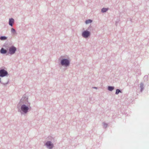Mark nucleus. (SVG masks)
Instances as JSON below:
<instances>
[{"label":"nucleus","mask_w":149,"mask_h":149,"mask_svg":"<svg viewBox=\"0 0 149 149\" xmlns=\"http://www.w3.org/2000/svg\"><path fill=\"white\" fill-rule=\"evenodd\" d=\"M16 50V48L15 47L12 46L10 47L9 49V52L10 54H14Z\"/></svg>","instance_id":"4"},{"label":"nucleus","mask_w":149,"mask_h":149,"mask_svg":"<svg viewBox=\"0 0 149 149\" xmlns=\"http://www.w3.org/2000/svg\"><path fill=\"white\" fill-rule=\"evenodd\" d=\"M92 22V21L90 19L87 20L86 21V24H88L89 23H91Z\"/></svg>","instance_id":"9"},{"label":"nucleus","mask_w":149,"mask_h":149,"mask_svg":"<svg viewBox=\"0 0 149 149\" xmlns=\"http://www.w3.org/2000/svg\"><path fill=\"white\" fill-rule=\"evenodd\" d=\"M8 74V73L6 71L3 69L0 70V77H3Z\"/></svg>","instance_id":"2"},{"label":"nucleus","mask_w":149,"mask_h":149,"mask_svg":"<svg viewBox=\"0 0 149 149\" xmlns=\"http://www.w3.org/2000/svg\"><path fill=\"white\" fill-rule=\"evenodd\" d=\"M21 109L24 113H26L29 110V108L25 105H23L21 107Z\"/></svg>","instance_id":"3"},{"label":"nucleus","mask_w":149,"mask_h":149,"mask_svg":"<svg viewBox=\"0 0 149 149\" xmlns=\"http://www.w3.org/2000/svg\"><path fill=\"white\" fill-rule=\"evenodd\" d=\"M114 89V88L112 86H109L108 90L110 91H112Z\"/></svg>","instance_id":"12"},{"label":"nucleus","mask_w":149,"mask_h":149,"mask_svg":"<svg viewBox=\"0 0 149 149\" xmlns=\"http://www.w3.org/2000/svg\"><path fill=\"white\" fill-rule=\"evenodd\" d=\"M90 32L87 31H84L82 34V35L84 38L88 37L90 35Z\"/></svg>","instance_id":"5"},{"label":"nucleus","mask_w":149,"mask_h":149,"mask_svg":"<svg viewBox=\"0 0 149 149\" xmlns=\"http://www.w3.org/2000/svg\"><path fill=\"white\" fill-rule=\"evenodd\" d=\"M6 38H7L5 36H1L0 38V39L1 40H5Z\"/></svg>","instance_id":"11"},{"label":"nucleus","mask_w":149,"mask_h":149,"mask_svg":"<svg viewBox=\"0 0 149 149\" xmlns=\"http://www.w3.org/2000/svg\"><path fill=\"white\" fill-rule=\"evenodd\" d=\"M14 22V20L13 18L9 19V24L11 26H13V24Z\"/></svg>","instance_id":"7"},{"label":"nucleus","mask_w":149,"mask_h":149,"mask_svg":"<svg viewBox=\"0 0 149 149\" xmlns=\"http://www.w3.org/2000/svg\"><path fill=\"white\" fill-rule=\"evenodd\" d=\"M46 145L47 148L49 149L52 148L53 146V144L51 143L50 141H48L47 142L46 144Z\"/></svg>","instance_id":"6"},{"label":"nucleus","mask_w":149,"mask_h":149,"mask_svg":"<svg viewBox=\"0 0 149 149\" xmlns=\"http://www.w3.org/2000/svg\"><path fill=\"white\" fill-rule=\"evenodd\" d=\"M11 31L12 33H14L15 32V30L14 29L12 28L11 29Z\"/></svg>","instance_id":"14"},{"label":"nucleus","mask_w":149,"mask_h":149,"mask_svg":"<svg viewBox=\"0 0 149 149\" xmlns=\"http://www.w3.org/2000/svg\"><path fill=\"white\" fill-rule=\"evenodd\" d=\"M6 52V50L4 49L3 48H1L0 51L1 53L2 54H5Z\"/></svg>","instance_id":"8"},{"label":"nucleus","mask_w":149,"mask_h":149,"mask_svg":"<svg viewBox=\"0 0 149 149\" xmlns=\"http://www.w3.org/2000/svg\"><path fill=\"white\" fill-rule=\"evenodd\" d=\"M108 10V9L107 8H103L102 9V12H106Z\"/></svg>","instance_id":"10"},{"label":"nucleus","mask_w":149,"mask_h":149,"mask_svg":"<svg viewBox=\"0 0 149 149\" xmlns=\"http://www.w3.org/2000/svg\"><path fill=\"white\" fill-rule=\"evenodd\" d=\"M119 92H120V90L118 89H117L116 91V94H118Z\"/></svg>","instance_id":"13"},{"label":"nucleus","mask_w":149,"mask_h":149,"mask_svg":"<svg viewBox=\"0 0 149 149\" xmlns=\"http://www.w3.org/2000/svg\"><path fill=\"white\" fill-rule=\"evenodd\" d=\"M61 63L62 65H65L66 66L69 65V61L67 59H64L62 60Z\"/></svg>","instance_id":"1"}]
</instances>
